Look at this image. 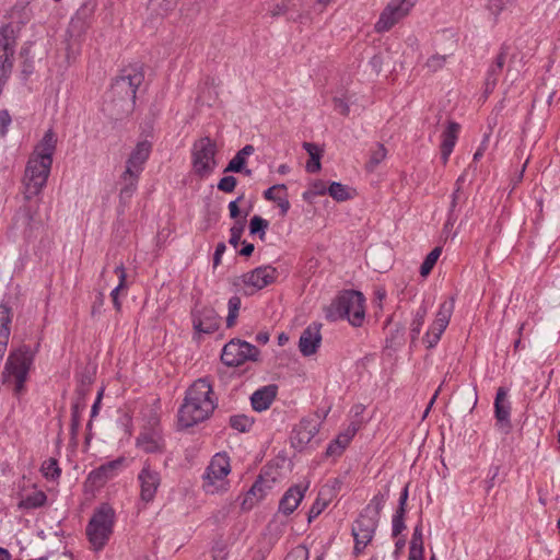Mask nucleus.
<instances>
[{"mask_svg": "<svg viewBox=\"0 0 560 560\" xmlns=\"http://www.w3.org/2000/svg\"><path fill=\"white\" fill-rule=\"evenodd\" d=\"M15 44L12 26H2L0 28V75H9L12 70Z\"/></svg>", "mask_w": 560, "mask_h": 560, "instance_id": "nucleus-13", "label": "nucleus"}, {"mask_svg": "<svg viewBox=\"0 0 560 560\" xmlns=\"http://www.w3.org/2000/svg\"><path fill=\"white\" fill-rule=\"evenodd\" d=\"M504 63H505V54L504 52H500L497 56L495 62H494V66H497L498 71H502Z\"/></svg>", "mask_w": 560, "mask_h": 560, "instance_id": "nucleus-64", "label": "nucleus"}, {"mask_svg": "<svg viewBox=\"0 0 560 560\" xmlns=\"http://www.w3.org/2000/svg\"><path fill=\"white\" fill-rule=\"evenodd\" d=\"M245 229V221L238 220L234 223V225L231 228V237H230V244L236 248L240 244L242 234Z\"/></svg>", "mask_w": 560, "mask_h": 560, "instance_id": "nucleus-45", "label": "nucleus"}, {"mask_svg": "<svg viewBox=\"0 0 560 560\" xmlns=\"http://www.w3.org/2000/svg\"><path fill=\"white\" fill-rule=\"evenodd\" d=\"M215 407L217 401L211 384L207 378H199L186 393L184 404L178 411V423L183 428L192 427L208 419Z\"/></svg>", "mask_w": 560, "mask_h": 560, "instance_id": "nucleus-2", "label": "nucleus"}, {"mask_svg": "<svg viewBox=\"0 0 560 560\" xmlns=\"http://www.w3.org/2000/svg\"><path fill=\"white\" fill-rule=\"evenodd\" d=\"M85 405L83 397L79 398L71 408V427L73 431H77L80 427L81 412L84 410Z\"/></svg>", "mask_w": 560, "mask_h": 560, "instance_id": "nucleus-44", "label": "nucleus"}, {"mask_svg": "<svg viewBox=\"0 0 560 560\" xmlns=\"http://www.w3.org/2000/svg\"><path fill=\"white\" fill-rule=\"evenodd\" d=\"M217 153V143L210 137H202L196 140L191 148L192 173L199 178L210 176L218 165L215 160Z\"/></svg>", "mask_w": 560, "mask_h": 560, "instance_id": "nucleus-7", "label": "nucleus"}, {"mask_svg": "<svg viewBox=\"0 0 560 560\" xmlns=\"http://www.w3.org/2000/svg\"><path fill=\"white\" fill-rule=\"evenodd\" d=\"M230 424L238 432H246L253 425V420L245 415H236L230 418Z\"/></svg>", "mask_w": 560, "mask_h": 560, "instance_id": "nucleus-42", "label": "nucleus"}, {"mask_svg": "<svg viewBox=\"0 0 560 560\" xmlns=\"http://www.w3.org/2000/svg\"><path fill=\"white\" fill-rule=\"evenodd\" d=\"M136 445L148 454H161L165 448V443L159 429L143 430L137 438Z\"/></svg>", "mask_w": 560, "mask_h": 560, "instance_id": "nucleus-18", "label": "nucleus"}, {"mask_svg": "<svg viewBox=\"0 0 560 560\" xmlns=\"http://www.w3.org/2000/svg\"><path fill=\"white\" fill-rule=\"evenodd\" d=\"M46 502V494L42 491H36L20 501L19 506L23 509H36Z\"/></svg>", "mask_w": 560, "mask_h": 560, "instance_id": "nucleus-39", "label": "nucleus"}, {"mask_svg": "<svg viewBox=\"0 0 560 560\" xmlns=\"http://www.w3.org/2000/svg\"><path fill=\"white\" fill-rule=\"evenodd\" d=\"M57 142V135L52 129H48L35 145L23 176L24 196L26 199L39 195L46 186Z\"/></svg>", "mask_w": 560, "mask_h": 560, "instance_id": "nucleus-1", "label": "nucleus"}, {"mask_svg": "<svg viewBox=\"0 0 560 560\" xmlns=\"http://www.w3.org/2000/svg\"><path fill=\"white\" fill-rule=\"evenodd\" d=\"M446 62V56L444 55H432L430 58H428L424 67L430 72H436L438 70L442 69Z\"/></svg>", "mask_w": 560, "mask_h": 560, "instance_id": "nucleus-46", "label": "nucleus"}, {"mask_svg": "<svg viewBox=\"0 0 560 560\" xmlns=\"http://www.w3.org/2000/svg\"><path fill=\"white\" fill-rule=\"evenodd\" d=\"M276 202L278 203V207H279V208H280V210H281V214H282V215H285V214H287V212H288V211H289V209H290V202H289V200H288L287 198H282V197H280Z\"/></svg>", "mask_w": 560, "mask_h": 560, "instance_id": "nucleus-61", "label": "nucleus"}, {"mask_svg": "<svg viewBox=\"0 0 560 560\" xmlns=\"http://www.w3.org/2000/svg\"><path fill=\"white\" fill-rule=\"evenodd\" d=\"M357 428L354 425L349 427L343 433H340L327 447V456H340L346 447L350 444L351 440L355 435Z\"/></svg>", "mask_w": 560, "mask_h": 560, "instance_id": "nucleus-26", "label": "nucleus"}, {"mask_svg": "<svg viewBox=\"0 0 560 560\" xmlns=\"http://www.w3.org/2000/svg\"><path fill=\"white\" fill-rule=\"evenodd\" d=\"M144 75L138 69L124 70L112 85V93L121 101L135 103L138 88L143 82Z\"/></svg>", "mask_w": 560, "mask_h": 560, "instance_id": "nucleus-10", "label": "nucleus"}, {"mask_svg": "<svg viewBox=\"0 0 560 560\" xmlns=\"http://www.w3.org/2000/svg\"><path fill=\"white\" fill-rule=\"evenodd\" d=\"M387 149L382 143H377L374 149L371 150L370 159L365 164L368 172L372 173L376 167L386 159Z\"/></svg>", "mask_w": 560, "mask_h": 560, "instance_id": "nucleus-35", "label": "nucleus"}, {"mask_svg": "<svg viewBox=\"0 0 560 560\" xmlns=\"http://www.w3.org/2000/svg\"><path fill=\"white\" fill-rule=\"evenodd\" d=\"M151 150V142L147 140L138 142L126 162V171L141 174L143 165L150 156Z\"/></svg>", "mask_w": 560, "mask_h": 560, "instance_id": "nucleus-20", "label": "nucleus"}, {"mask_svg": "<svg viewBox=\"0 0 560 560\" xmlns=\"http://www.w3.org/2000/svg\"><path fill=\"white\" fill-rule=\"evenodd\" d=\"M460 126L457 122L450 121L447 128L442 135L441 158L445 164L456 144Z\"/></svg>", "mask_w": 560, "mask_h": 560, "instance_id": "nucleus-24", "label": "nucleus"}, {"mask_svg": "<svg viewBox=\"0 0 560 560\" xmlns=\"http://www.w3.org/2000/svg\"><path fill=\"white\" fill-rule=\"evenodd\" d=\"M308 485H296L291 487L279 503V511L285 515L291 514L300 504Z\"/></svg>", "mask_w": 560, "mask_h": 560, "instance_id": "nucleus-21", "label": "nucleus"}, {"mask_svg": "<svg viewBox=\"0 0 560 560\" xmlns=\"http://www.w3.org/2000/svg\"><path fill=\"white\" fill-rule=\"evenodd\" d=\"M243 199V196L238 197L236 200L231 201L229 203V210L231 218L235 219L240 214L238 201Z\"/></svg>", "mask_w": 560, "mask_h": 560, "instance_id": "nucleus-60", "label": "nucleus"}, {"mask_svg": "<svg viewBox=\"0 0 560 560\" xmlns=\"http://www.w3.org/2000/svg\"><path fill=\"white\" fill-rule=\"evenodd\" d=\"M328 494H331V489L329 487H323L318 493L317 500L310 510V520L317 517L329 504L330 498H328Z\"/></svg>", "mask_w": 560, "mask_h": 560, "instance_id": "nucleus-33", "label": "nucleus"}, {"mask_svg": "<svg viewBox=\"0 0 560 560\" xmlns=\"http://www.w3.org/2000/svg\"><path fill=\"white\" fill-rule=\"evenodd\" d=\"M329 196L338 202H343L355 197V189L341 183L332 182L328 187Z\"/></svg>", "mask_w": 560, "mask_h": 560, "instance_id": "nucleus-31", "label": "nucleus"}, {"mask_svg": "<svg viewBox=\"0 0 560 560\" xmlns=\"http://www.w3.org/2000/svg\"><path fill=\"white\" fill-rule=\"evenodd\" d=\"M259 350L252 343L242 340L228 342L221 354V360L229 366H238L247 360H256Z\"/></svg>", "mask_w": 560, "mask_h": 560, "instance_id": "nucleus-11", "label": "nucleus"}, {"mask_svg": "<svg viewBox=\"0 0 560 560\" xmlns=\"http://www.w3.org/2000/svg\"><path fill=\"white\" fill-rule=\"evenodd\" d=\"M140 174L126 171L121 174V188L119 192L120 200L126 201L131 198L137 189Z\"/></svg>", "mask_w": 560, "mask_h": 560, "instance_id": "nucleus-30", "label": "nucleus"}, {"mask_svg": "<svg viewBox=\"0 0 560 560\" xmlns=\"http://www.w3.org/2000/svg\"><path fill=\"white\" fill-rule=\"evenodd\" d=\"M138 481L140 483V499L145 503L152 502L162 479L160 472L153 469L148 460L138 475Z\"/></svg>", "mask_w": 560, "mask_h": 560, "instance_id": "nucleus-14", "label": "nucleus"}, {"mask_svg": "<svg viewBox=\"0 0 560 560\" xmlns=\"http://www.w3.org/2000/svg\"><path fill=\"white\" fill-rule=\"evenodd\" d=\"M315 195H325L328 192V187H326L325 183L322 180H317L312 185L311 188Z\"/></svg>", "mask_w": 560, "mask_h": 560, "instance_id": "nucleus-58", "label": "nucleus"}, {"mask_svg": "<svg viewBox=\"0 0 560 560\" xmlns=\"http://www.w3.org/2000/svg\"><path fill=\"white\" fill-rule=\"evenodd\" d=\"M324 487H329L331 489V494H328V498L331 499L336 494V492L340 490L341 481L338 479H334L331 481V485H325Z\"/></svg>", "mask_w": 560, "mask_h": 560, "instance_id": "nucleus-62", "label": "nucleus"}, {"mask_svg": "<svg viewBox=\"0 0 560 560\" xmlns=\"http://www.w3.org/2000/svg\"><path fill=\"white\" fill-rule=\"evenodd\" d=\"M303 148L310 155V160L306 163V171L308 173H317L320 170V155L322 150L315 143L304 142Z\"/></svg>", "mask_w": 560, "mask_h": 560, "instance_id": "nucleus-32", "label": "nucleus"}, {"mask_svg": "<svg viewBox=\"0 0 560 560\" xmlns=\"http://www.w3.org/2000/svg\"><path fill=\"white\" fill-rule=\"evenodd\" d=\"M230 457L226 453H217L212 456L203 474V490L210 494H218L228 491L230 488Z\"/></svg>", "mask_w": 560, "mask_h": 560, "instance_id": "nucleus-5", "label": "nucleus"}, {"mask_svg": "<svg viewBox=\"0 0 560 560\" xmlns=\"http://www.w3.org/2000/svg\"><path fill=\"white\" fill-rule=\"evenodd\" d=\"M268 225L269 223L267 220L262 219L259 215H254L250 219L249 230L252 234L259 233L260 240H264L266 235V229L268 228Z\"/></svg>", "mask_w": 560, "mask_h": 560, "instance_id": "nucleus-43", "label": "nucleus"}, {"mask_svg": "<svg viewBox=\"0 0 560 560\" xmlns=\"http://www.w3.org/2000/svg\"><path fill=\"white\" fill-rule=\"evenodd\" d=\"M115 272L118 275V278H119V283L118 285L110 292V296H112V300H113V304L115 306V308L117 311H120L121 308V303L119 301V298H118V293L120 290L122 289H126L127 288V284H126V271H125V268L122 266V264H120L119 266H117L115 268Z\"/></svg>", "mask_w": 560, "mask_h": 560, "instance_id": "nucleus-37", "label": "nucleus"}, {"mask_svg": "<svg viewBox=\"0 0 560 560\" xmlns=\"http://www.w3.org/2000/svg\"><path fill=\"white\" fill-rule=\"evenodd\" d=\"M11 310L7 305H0V361L7 350L10 337Z\"/></svg>", "mask_w": 560, "mask_h": 560, "instance_id": "nucleus-27", "label": "nucleus"}, {"mask_svg": "<svg viewBox=\"0 0 560 560\" xmlns=\"http://www.w3.org/2000/svg\"><path fill=\"white\" fill-rule=\"evenodd\" d=\"M276 278V268L271 266H262L235 278L233 283L236 287H243L245 294L252 295L275 282Z\"/></svg>", "mask_w": 560, "mask_h": 560, "instance_id": "nucleus-9", "label": "nucleus"}, {"mask_svg": "<svg viewBox=\"0 0 560 560\" xmlns=\"http://www.w3.org/2000/svg\"><path fill=\"white\" fill-rule=\"evenodd\" d=\"M280 190H287V187L285 185L283 184H279V185H275L270 188H268L265 192H264V197L267 199V200H270V201H277L280 197L277 195L278 191Z\"/></svg>", "mask_w": 560, "mask_h": 560, "instance_id": "nucleus-54", "label": "nucleus"}, {"mask_svg": "<svg viewBox=\"0 0 560 560\" xmlns=\"http://www.w3.org/2000/svg\"><path fill=\"white\" fill-rule=\"evenodd\" d=\"M192 326L197 334H212L220 327V316L211 307H202L192 313Z\"/></svg>", "mask_w": 560, "mask_h": 560, "instance_id": "nucleus-17", "label": "nucleus"}, {"mask_svg": "<svg viewBox=\"0 0 560 560\" xmlns=\"http://www.w3.org/2000/svg\"><path fill=\"white\" fill-rule=\"evenodd\" d=\"M287 5L282 2V3H276L271 7V9L269 10V13L271 16H279L281 14H284L287 12Z\"/></svg>", "mask_w": 560, "mask_h": 560, "instance_id": "nucleus-56", "label": "nucleus"}, {"mask_svg": "<svg viewBox=\"0 0 560 560\" xmlns=\"http://www.w3.org/2000/svg\"><path fill=\"white\" fill-rule=\"evenodd\" d=\"M454 311V300L445 301L440 305L435 319L432 323L429 331L424 336V341L429 348H433L440 340L443 331L446 329L451 316Z\"/></svg>", "mask_w": 560, "mask_h": 560, "instance_id": "nucleus-12", "label": "nucleus"}, {"mask_svg": "<svg viewBox=\"0 0 560 560\" xmlns=\"http://www.w3.org/2000/svg\"><path fill=\"white\" fill-rule=\"evenodd\" d=\"M377 527L376 518H368L361 515L352 526V535L354 538V553H361L373 539Z\"/></svg>", "mask_w": 560, "mask_h": 560, "instance_id": "nucleus-15", "label": "nucleus"}, {"mask_svg": "<svg viewBox=\"0 0 560 560\" xmlns=\"http://www.w3.org/2000/svg\"><path fill=\"white\" fill-rule=\"evenodd\" d=\"M365 299L359 291H343L334 301L329 308L328 317L332 320L347 318L352 326L362 325L365 317Z\"/></svg>", "mask_w": 560, "mask_h": 560, "instance_id": "nucleus-4", "label": "nucleus"}, {"mask_svg": "<svg viewBox=\"0 0 560 560\" xmlns=\"http://www.w3.org/2000/svg\"><path fill=\"white\" fill-rule=\"evenodd\" d=\"M498 78L491 77V74H487L486 82H485V93L489 94L493 91L495 84H497Z\"/></svg>", "mask_w": 560, "mask_h": 560, "instance_id": "nucleus-59", "label": "nucleus"}, {"mask_svg": "<svg viewBox=\"0 0 560 560\" xmlns=\"http://www.w3.org/2000/svg\"><path fill=\"white\" fill-rule=\"evenodd\" d=\"M407 500H408V485L404 488V490L400 493L398 509H405L406 510Z\"/></svg>", "mask_w": 560, "mask_h": 560, "instance_id": "nucleus-63", "label": "nucleus"}, {"mask_svg": "<svg viewBox=\"0 0 560 560\" xmlns=\"http://www.w3.org/2000/svg\"><path fill=\"white\" fill-rule=\"evenodd\" d=\"M178 0H150L149 10L158 16H164L176 8Z\"/></svg>", "mask_w": 560, "mask_h": 560, "instance_id": "nucleus-36", "label": "nucleus"}, {"mask_svg": "<svg viewBox=\"0 0 560 560\" xmlns=\"http://www.w3.org/2000/svg\"><path fill=\"white\" fill-rule=\"evenodd\" d=\"M464 182H465V175L463 174L457 178L456 184H455L456 188L452 195V200H451V212L454 211L455 207L458 203V200L460 198V189H462Z\"/></svg>", "mask_w": 560, "mask_h": 560, "instance_id": "nucleus-52", "label": "nucleus"}, {"mask_svg": "<svg viewBox=\"0 0 560 560\" xmlns=\"http://www.w3.org/2000/svg\"><path fill=\"white\" fill-rule=\"evenodd\" d=\"M319 424L316 419H302L293 429L291 434V444L294 448L304 450L315 438L318 432Z\"/></svg>", "mask_w": 560, "mask_h": 560, "instance_id": "nucleus-16", "label": "nucleus"}, {"mask_svg": "<svg viewBox=\"0 0 560 560\" xmlns=\"http://www.w3.org/2000/svg\"><path fill=\"white\" fill-rule=\"evenodd\" d=\"M510 404L506 401V390L499 387L494 400V413L500 423H510Z\"/></svg>", "mask_w": 560, "mask_h": 560, "instance_id": "nucleus-29", "label": "nucleus"}, {"mask_svg": "<svg viewBox=\"0 0 560 560\" xmlns=\"http://www.w3.org/2000/svg\"><path fill=\"white\" fill-rule=\"evenodd\" d=\"M278 387L273 384L264 386L253 393L252 406L256 411L267 410L277 396Z\"/></svg>", "mask_w": 560, "mask_h": 560, "instance_id": "nucleus-23", "label": "nucleus"}, {"mask_svg": "<svg viewBox=\"0 0 560 560\" xmlns=\"http://www.w3.org/2000/svg\"><path fill=\"white\" fill-rule=\"evenodd\" d=\"M384 502H385V498L383 494L378 493L376 494L372 500H371V503L370 505L368 506L366 510H370L371 508L374 509V517L373 518H376L378 517L383 506H384Z\"/></svg>", "mask_w": 560, "mask_h": 560, "instance_id": "nucleus-51", "label": "nucleus"}, {"mask_svg": "<svg viewBox=\"0 0 560 560\" xmlns=\"http://www.w3.org/2000/svg\"><path fill=\"white\" fill-rule=\"evenodd\" d=\"M427 314H428V307L424 303H422L419 306V308L416 311L413 319L410 324L411 341L417 340V338L419 337Z\"/></svg>", "mask_w": 560, "mask_h": 560, "instance_id": "nucleus-34", "label": "nucleus"}, {"mask_svg": "<svg viewBox=\"0 0 560 560\" xmlns=\"http://www.w3.org/2000/svg\"><path fill=\"white\" fill-rule=\"evenodd\" d=\"M228 307H229V314L226 317V326L230 328V327H233L236 323V318L238 316V311L241 307V299L236 295L232 296L229 300Z\"/></svg>", "mask_w": 560, "mask_h": 560, "instance_id": "nucleus-41", "label": "nucleus"}, {"mask_svg": "<svg viewBox=\"0 0 560 560\" xmlns=\"http://www.w3.org/2000/svg\"><path fill=\"white\" fill-rule=\"evenodd\" d=\"M225 249H226V246H225L224 243H219L217 245V248H215V252H214V256H213V265H214V267H217L221 262V257L224 254Z\"/></svg>", "mask_w": 560, "mask_h": 560, "instance_id": "nucleus-55", "label": "nucleus"}, {"mask_svg": "<svg viewBox=\"0 0 560 560\" xmlns=\"http://www.w3.org/2000/svg\"><path fill=\"white\" fill-rule=\"evenodd\" d=\"M285 560H308V550L303 546H298L287 556Z\"/></svg>", "mask_w": 560, "mask_h": 560, "instance_id": "nucleus-50", "label": "nucleus"}, {"mask_svg": "<svg viewBox=\"0 0 560 560\" xmlns=\"http://www.w3.org/2000/svg\"><path fill=\"white\" fill-rule=\"evenodd\" d=\"M413 5V0H389L374 24V31L378 34L388 32L410 13Z\"/></svg>", "mask_w": 560, "mask_h": 560, "instance_id": "nucleus-8", "label": "nucleus"}, {"mask_svg": "<svg viewBox=\"0 0 560 560\" xmlns=\"http://www.w3.org/2000/svg\"><path fill=\"white\" fill-rule=\"evenodd\" d=\"M335 108L343 116L349 114V105L341 98H335Z\"/></svg>", "mask_w": 560, "mask_h": 560, "instance_id": "nucleus-57", "label": "nucleus"}, {"mask_svg": "<svg viewBox=\"0 0 560 560\" xmlns=\"http://www.w3.org/2000/svg\"><path fill=\"white\" fill-rule=\"evenodd\" d=\"M11 124V116L7 109L0 110V136H5Z\"/></svg>", "mask_w": 560, "mask_h": 560, "instance_id": "nucleus-53", "label": "nucleus"}, {"mask_svg": "<svg viewBox=\"0 0 560 560\" xmlns=\"http://www.w3.org/2000/svg\"><path fill=\"white\" fill-rule=\"evenodd\" d=\"M405 509H397L393 517V536H398L405 529Z\"/></svg>", "mask_w": 560, "mask_h": 560, "instance_id": "nucleus-48", "label": "nucleus"}, {"mask_svg": "<svg viewBox=\"0 0 560 560\" xmlns=\"http://www.w3.org/2000/svg\"><path fill=\"white\" fill-rule=\"evenodd\" d=\"M120 464L121 459H116L102 465L89 474L86 482L95 488L102 487L108 479L114 477Z\"/></svg>", "mask_w": 560, "mask_h": 560, "instance_id": "nucleus-22", "label": "nucleus"}, {"mask_svg": "<svg viewBox=\"0 0 560 560\" xmlns=\"http://www.w3.org/2000/svg\"><path fill=\"white\" fill-rule=\"evenodd\" d=\"M265 495L266 482L259 478L245 494V498L242 502V509L250 510L255 504L262 500Z\"/></svg>", "mask_w": 560, "mask_h": 560, "instance_id": "nucleus-28", "label": "nucleus"}, {"mask_svg": "<svg viewBox=\"0 0 560 560\" xmlns=\"http://www.w3.org/2000/svg\"><path fill=\"white\" fill-rule=\"evenodd\" d=\"M322 342L320 325L312 324L300 336L299 350L304 357L316 353Z\"/></svg>", "mask_w": 560, "mask_h": 560, "instance_id": "nucleus-19", "label": "nucleus"}, {"mask_svg": "<svg viewBox=\"0 0 560 560\" xmlns=\"http://www.w3.org/2000/svg\"><path fill=\"white\" fill-rule=\"evenodd\" d=\"M254 152L255 148L252 144H246L229 162L228 166L224 168V173H244L245 175L250 176L252 171L249 168H245V164L247 156L252 155Z\"/></svg>", "mask_w": 560, "mask_h": 560, "instance_id": "nucleus-25", "label": "nucleus"}, {"mask_svg": "<svg viewBox=\"0 0 560 560\" xmlns=\"http://www.w3.org/2000/svg\"><path fill=\"white\" fill-rule=\"evenodd\" d=\"M409 551L423 552V536L420 525L416 526L413 530Z\"/></svg>", "mask_w": 560, "mask_h": 560, "instance_id": "nucleus-47", "label": "nucleus"}, {"mask_svg": "<svg viewBox=\"0 0 560 560\" xmlns=\"http://www.w3.org/2000/svg\"><path fill=\"white\" fill-rule=\"evenodd\" d=\"M115 511L109 504H102L95 510L88 527L86 535L94 550L102 549L113 533Z\"/></svg>", "mask_w": 560, "mask_h": 560, "instance_id": "nucleus-6", "label": "nucleus"}, {"mask_svg": "<svg viewBox=\"0 0 560 560\" xmlns=\"http://www.w3.org/2000/svg\"><path fill=\"white\" fill-rule=\"evenodd\" d=\"M237 184V179L234 176H224L218 183V189L223 192H232Z\"/></svg>", "mask_w": 560, "mask_h": 560, "instance_id": "nucleus-49", "label": "nucleus"}, {"mask_svg": "<svg viewBox=\"0 0 560 560\" xmlns=\"http://www.w3.org/2000/svg\"><path fill=\"white\" fill-rule=\"evenodd\" d=\"M34 352L27 346H21L11 351L2 372L4 384L11 385L15 395L24 392L30 369L33 364Z\"/></svg>", "mask_w": 560, "mask_h": 560, "instance_id": "nucleus-3", "label": "nucleus"}, {"mask_svg": "<svg viewBox=\"0 0 560 560\" xmlns=\"http://www.w3.org/2000/svg\"><path fill=\"white\" fill-rule=\"evenodd\" d=\"M441 253H442V248L435 247L425 256V258L420 267V275L422 277H427L431 272V270L433 269L434 265L436 264Z\"/></svg>", "mask_w": 560, "mask_h": 560, "instance_id": "nucleus-38", "label": "nucleus"}, {"mask_svg": "<svg viewBox=\"0 0 560 560\" xmlns=\"http://www.w3.org/2000/svg\"><path fill=\"white\" fill-rule=\"evenodd\" d=\"M40 471L47 479H56L60 476V468L58 462L55 458L46 459L40 467Z\"/></svg>", "mask_w": 560, "mask_h": 560, "instance_id": "nucleus-40", "label": "nucleus"}]
</instances>
